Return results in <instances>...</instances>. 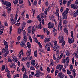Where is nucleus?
Segmentation results:
<instances>
[{"label": "nucleus", "instance_id": "f257e3e1", "mask_svg": "<svg viewBox=\"0 0 78 78\" xmlns=\"http://www.w3.org/2000/svg\"><path fill=\"white\" fill-rule=\"evenodd\" d=\"M2 52L3 53H5L4 55V57H6L7 56V55H8V54L9 53V51H8V50H6V49H5V48H3L2 50Z\"/></svg>", "mask_w": 78, "mask_h": 78}, {"label": "nucleus", "instance_id": "f03ea898", "mask_svg": "<svg viewBox=\"0 0 78 78\" xmlns=\"http://www.w3.org/2000/svg\"><path fill=\"white\" fill-rule=\"evenodd\" d=\"M60 24L57 27V30H59V27H60V30L61 31H62V24H61V23L62 22V20L61 19H60Z\"/></svg>", "mask_w": 78, "mask_h": 78}, {"label": "nucleus", "instance_id": "7ed1b4c3", "mask_svg": "<svg viewBox=\"0 0 78 78\" xmlns=\"http://www.w3.org/2000/svg\"><path fill=\"white\" fill-rule=\"evenodd\" d=\"M58 39H59V43H61L62 42V41H64V37L62 35H59L58 36Z\"/></svg>", "mask_w": 78, "mask_h": 78}, {"label": "nucleus", "instance_id": "20e7f679", "mask_svg": "<svg viewBox=\"0 0 78 78\" xmlns=\"http://www.w3.org/2000/svg\"><path fill=\"white\" fill-rule=\"evenodd\" d=\"M3 42L4 43V45H5V49L6 50H8V43H7V42L5 40H3Z\"/></svg>", "mask_w": 78, "mask_h": 78}, {"label": "nucleus", "instance_id": "39448f33", "mask_svg": "<svg viewBox=\"0 0 78 78\" xmlns=\"http://www.w3.org/2000/svg\"><path fill=\"white\" fill-rule=\"evenodd\" d=\"M48 28L50 29L51 28H51H53L54 27V24L53 23H51V22H49L48 23Z\"/></svg>", "mask_w": 78, "mask_h": 78}, {"label": "nucleus", "instance_id": "423d86ee", "mask_svg": "<svg viewBox=\"0 0 78 78\" xmlns=\"http://www.w3.org/2000/svg\"><path fill=\"white\" fill-rule=\"evenodd\" d=\"M41 73L39 70H37V73L35 74V76H36V77H39L40 76V75Z\"/></svg>", "mask_w": 78, "mask_h": 78}, {"label": "nucleus", "instance_id": "0eeeda50", "mask_svg": "<svg viewBox=\"0 0 78 78\" xmlns=\"http://www.w3.org/2000/svg\"><path fill=\"white\" fill-rule=\"evenodd\" d=\"M67 13H66L65 12H64L62 14V16H63V19H67Z\"/></svg>", "mask_w": 78, "mask_h": 78}, {"label": "nucleus", "instance_id": "6e6552de", "mask_svg": "<svg viewBox=\"0 0 78 78\" xmlns=\"http://www.w3.org/2000/svg\"><path fill=\"white\" fill-rule=\"evenodd\" d=\"M58 12H59V9L58 8H57V10H56V12L55 14V16H58V19H59V13H58Z\"/></svg>", "mask_w": 78, "mask_h": 78}, {"label": "nucleus", "instance_id": "1a4fd4ad", "mask_svg": "<svg viewBox=\"0 0 78 78\" xmlns=\"http://www.w3.org/2000/svg\"><path fill=\"white\" fill-rule=\"evenodd\" d=\"M71 8H73L74 9H76L78 8V6L73 4H72L71 5Z\"/></svg>", "mask_w": 78, "mask_h": 78}, {"label": "nucleus", "instance_id": "9d476101", "mask_svg": "<svg viewBox=\"0 0 78 78\" xmlns=\"http://www.w3.org/2000/svg\"><path fill=\"white\" fill-rule=\"evenodd\" d=\"M5 4L6 6L8 7H10L11 6V2L7 1H5Z\"/></svg>", "mask_w": 78, "mask_h": 78}, {"label": "nucleus", "instance_id": "9b49d317", "mask_svg": "<svg viewBox=\"0 0 78 78\" xmlns=\"http://www.w3.org/2000/svg\"><path fill=\"white\" fill-rule=\"evenodd\" d=\"M31 28H32V27L30 26L28 27L27 29V30L28 31L29 33H31Z\"/></svg>", "mask_w": 78, "mask_h": 78}, {"label": "nucleus", "instance_id": "f8f14e48", "mask_svg": "<svg viewBox=\"0 0 78 78\" xmlns=\"http://www.w3.org/2000/svg\"><path fill=\"white\" fill-rule=\"evenodd\" d=\"M37 25H35L34 26H33L32 28V31H35L36 30H37Z\"/></svg>", "mask_w": 78, "mask_h": 78}, {"label": "nucleus", "instance_id": "ddd939ff", "mask_svg": "<svg viewBox=\"0 0 78 78\" xmlns=\"http://www.w3.org/2000/svg\"><path fill=\"white\" fill-rule=\"evenodd\" d=\"M31 49H29L28 50V51H27V56H30V55H31Z\"/></svg>", "mask_w": 78, "mask_h": 78}, {"label": "nucleus", "instance_id": "4468645a", "mask_svg": "<svg viewBox=\"0 0 78 78\" xmlns=\"http://www.w3.org/2000/svg\"><path fill=\"white\" fill-rule=\"evenodd\" d=\"M66 53L67 56H70V52L68 50H67L66 51Z\"/></svg>", "mask_w": 78, "mask_h": 78}, {"label": "nucleus", "instance_id": "2eb2a0df", "mask_svg": "<svg viewBox=\"0 0 78 78\" xmlns=\"http://www.w3.org/2000/svg\"><path fill=\"white\" fill-rule=\"evenodd\" d=\"M10 68H13V69H16V66L14 63H13L12 65H11L10 66Z\"/></svg>", "mask_w": 78, "mask_h": 78}, {"label": "nucleus", "instance_id": "dca6fc26", "mask_svg": "<svg viewBox=\"0 0 78 78\" xmlns=\"http://www.w3.org/2000/svg\"><path fill=\"white\" fill-rule=\"evenodd\" d=\"M13 61L14 62H17L18 61V60H17V57L16 56H15L13 58Z\"/></svg>", "mask_w": 78, "mask_h": 78}, {"label": "nucleus", "instance_id": "f3484780", "mask_svg": "<svg viewBox=\"0 0 78 78\" xmlns=\"http://www.w3.org/2000/svg\"><path fill=\"white\" fill-rule=\"evenodd\" d=\"M50 38H45L44 40V42H49L50 41Z\"/></svg>", "mask_w": 78, "mask_h": 78}, {"label": "nucleus", "instance_id": "a211bd4d", "mask_svg": "<svg viewBox=\"0 0 78 78\" xmlns=\"http://www.w3.org/2000/svg\"><path fill=\"white\" fill-rule=\"evenodd\" d=\"M27 47L29 48H30L31 47V45L30 43L29 42H28L27 43Z\"/></svg>", "mask_w": 78, "mask_h": 78}, {"label": "nucleus", "instance_id": "6ab92c4d", "mask_svg": "<svg viewBox=\"0 0 78 78\" xmlns=\"http://www.w3.org/2000/svg\"><path fill=\"white\" fill-rule=\"evenodd\" d=\"M31 64L32 66H34L36 64V63H35V60H31Z\"/></svg>", "mask_w": 78, "mask_h": 78}, {"label": "nucleus", "instance_id": "aec40b11", "mask_svg": "<svg viewBox=\"0 0 78 78\" xmlns=\"http://www.w3.org/2000/svg\"><path fill=\"white\" fill-rule=\"evenodd\" d=\"M23 39L24 41V42L25 43H27V37H26V36H24L23 37Z\"/></svg>", "mask_w": 78, "mask_h": 78}, {"label": "nucleus", "instance_id": "412c9836", "mask_svg": "<svg viewBox=\"0 0 78 78\" xmlns=\"http://www.w3.org/2000/svg\"><path fill=\"white\" fill-rule=\"evenodd\" d=\"M50 62L51 63L50 64L51 66H53V65H55V62H53V60H51Z\"/></svg>", "mask_w": 78, "mask_h": 78}, {"label": "nucleus", "instance_id": "4be33fe9", "mask_svg": "<svg viewBox=\"0 0 78 78\" xmlns=\"http://www.w3.org/2000/svg\"><path fill=\"white\" fill-rule=\"evenodd\" d=\"M71 36L73 38V40H74V37H73V32L71 31Z\"/></svg>", "mask_w": 78, "mask_h": 78}, {"label": "nucleus", "instance_id": "5701e85b", "mask_svg": "<svg viewBox=\"0 0 78 78\" xmlns=\"http://www.w3.org/2000/svg\"><path fill=\"white\" fill-rule=\"evenodd\" d=\"M27 72H25L23 74V78H28V76L26 75H27Z\"/></svg>", "mask_w": 78, "mask_h": 78}, {"label": "nucleus", "instance_id": "b1692460", "mask_svg": "<svg viewBox=\"0 0 78 78\" xmlns=\"http://www.w3.org/2000/svg\"><path fill=\"white\" fill-rule=\"evenodd\" d=\"M17 32L18 34H20L21 33L22 31H21V29H20V28H18V29Z\"/></svg>", "mask_w": 78, "mask_h": 78}, {"label": "nucleus", "instance_id": "393cba45", "mask_svg": "<svg viewBox=\"0 0 78 78\" xmlns=\"http://www.w3.org/2000/svg\"><path fill=\"white\" fill-rule=\"evenodd\" d=\"M11 23H12V25H13V24H15V23H16V22L15 21H14L13 19H11Z\"/></svg>", "mask_w": 78, "mask_h": 78}, {"label": "nucleus", "instance_id": "a878e982", "mask_svg": "<svg viewBox=\"0 0 78 78\" xmlns=\"http://www.w3.org/2000/svg\"><path fill=\"white\" fill-rule=\"evenodd\" d=\"M38 27L39 29H41L42 28V27L41 25V22H40L39 24L38 25Z\"/></svg>", "mask_w": 78, "mask_h": 78}, {"label": "nucleus", "instance_id": "bb28decb", "mask_svg": "<svg viewBox=\"0 0 78 78\" xmlns=\"http://www.w3.org/2000/svg\"><path fill=\"white\" fill-rule=\"evenodd\" d=\"M25 25H26V23H25L23 22L22 23V28H23V29L25 27Z\"/></svg>", "mask_w": 78, "mask_h": 78}, {"label": "nucleus", "instance_id": "cd10ccee", "mask_svg": "<svg viewBox=\"0 0 78 78\" xmlns=\"http://www.w3.org/2000/svg\"><path fill=\"white\" fill-rule=\"evenodd\" d=\"M13 3L15 5H16L18 3V0H15V1H13Z\"/></svg>", "mask_w": 78, "mask_h": 78}, {"label": "nucleus", "instance_id": "c85d7f7f", "mask_svg": "<svg viewBox=\"0 0 78 78\" xmlns=\"http://www.w3.org/2000/svg\"><path fill=\"white\" fill-rule=\"evenodd\" d=\"M34 56L35 57H37V51H35L34 52Z\"/></svg>", "mask_w": 78, "mask_h": 78}, {"label": "nucleus", "instance_id": "c756f323", "mask_svg": "<svg viewBox=\"0 0 78 78\" xmlns=\"http://www.w3.org/2000/svg\"><path fill=\"white\" fill-rule=\"evenodd\" d=\"M67 73L68 75H71V74H72V72L69 70L67 69Z\"/></svg>", "mask_w": 78, "mask_h": 78}, {"label": "nucleus", "instance_id": "7c9ffc66", "mask_svg": "<svg viewBox=\"0 0 78 78\" xmlns=\"http://www.w3.org/2000/svg\"><path fill=\"white\" fill-rule=\"evenodd\" d=\"M68 41L69 44H71L72 42V38L70 39L69 37L68 38Z\"/></svg>", "mask_w": 78, "mask_h": 78}, {"label": "nucleus", "instance_id": "2f4dec72", "mask_svg": "<svg viewBox=\"0 0 78 78\" xmlns=\"http://www.w3.org/2000/svg\"><path fill=\"white\" fill-rule=\"evenodd\" d=\"M30 62H27L26 63V65L28 68H30Z\"/></svg>", "mask_w": 78, "mask_h": 78}, {"label": "nucleus", "instance_id": "473e14b6", "mask_svg": "<svg viewBox=\"0 0 78 78\" xmlns=\"http://www.w3.org/2000/svg\"><path fill=\"white\" fill-rule=\"evenodd\" d=\"M64 31L65 33L66 34H68V30H67V29L66 28H64Z\"/></svg>", "mask_w": 78, "mask_h": 78}, {"label": "nucleus", "instance_id": "72a5a7b5", "mask_svg": "<svg viewBox=\"0 0 78 78\" xmlns=\"http://www.w3.org/2000/svg\"><path fill=\"white\" fill-rule=\"evenodd\" d=\"M62 46L63 47H64V45H65V44L66 43V42L65 41L63 40V41H62Z\"/></svg>", "mask_w": 78, "mask_h": 78}, {"label": "nucleus", "instance_id": "f704fd0d", "mask_svg": "<svg viewBox=\"0 0 78 78\" xmlns=\"http://www.w3.org/2000/svg\"><path fill=\"white\" fill-rule=\"evenodd\" d=\"M20 45L21 47H24L25 46V42L22 41Z\"/></svg>", "mask_w": 78, "mask_h": 78}, {"label": "nucleus", "instance_id": "c9c22d12", "mask_svg": "<svg viewBox=\"0 0 78 78\" xmlns=\"http://www.w3.org/2000/svg\"><path fill=\"white\" fill-rule=\"evenodd\" d=\"M37 19L38 20H39L40 22L41 21V18L38 15L37 16Z\"/></svg>", "mask_w": 78, "mask_h": 78}, {"label": "nucleus", "instance_id": "e433bc0d", "mask_svg": "<svg viewBox=\"0 0 78 78\" xmlns=\"http://www.w3.org/2000/svg\"><path fill=\"white\" fill-rule=\"evenodd\" d=\"M0 28L1 30H3V29H4V26L3 25H0Z\"/></svg>", "mask_w": 78, "mask_h": 78}, {"label": "nucleus", "instance_id": "4c0bfd02", "mask_svg": "<svg viewBox=\"0 0 78 78\" xmlns=\"http://www.w3.org/2000/svg\"><path fill=\"white\" fill-rule=\"evenodd\" d=\"M60 59L61 58H60V57L59 55H58L57 58V62H58L59 60V59Z\"/></svg>", "mask_w": 78, "mask_h": 78}, {"label": "nucleus", "instance_id": "58836bf2", "mask_svg": "<svg viewBox=\"0 0 78 78\" xmlns=\"http://www.w3.org/2000/svg\"><path fill=\"white\" fill-rule=\"evenodd\" d=\"M67 23H68V22L67 21V20H65L63 21V24H64V25H67Z\"/></svg>", "mask_w": 78, "mask_h": 78}, {"label": "nucleus", "instance_id": "ea45409f", "mask_svg": "<svg viewBox=\"0 0 78 78\" xmlns=\"http://www.w3.org/2000/svg\"><path fill=\"white\" fill-rule=\"evenodd\" d=\"M17 14H16V16H15V21L16 22V21H17Z\"/></svg>", "mask_w": 78, "mask_h": 78}, {"label": "nucleus", "instance_id": "a19ab883", "mask_svg": "<svg viewBox=\"0 0 78 78\" xmlns=\"http://www.w3.org/2000/svg\"><path fill=\"white\" fill-rule=\"evenodd\" d=\"M45 16V15L44 14V13H41V18L42 19H43L44 17V16Z\"/></svg>", "mask_w": 78, "mask_h": 78}, {"label": "nucleus", "instance_id": "79ce46f5", "mask_svg": "<svg viewBox=\"0 0 78 78\" xmlns=\"http://www.w3.org/2000/svg\"><path fill=\"white\" fill-rule=\"evenodd\" d=\"M48 11V9L47 8H46L44 11V14L46 15H47V11Z\"/></svg>", "mask_w": 78, "mask_h": 78}, {"label": "nucleus", "instance_id": "37998d69", "mask_svg": "<svg viewBox=\"0 0 78 78\" xmlns=\"http://www.w3.org/2000/svg\"><path fill=\"white\" fill-rule=\"evenodd\" d=\"M35 10H34V9H32V13H33V16H34L35 14Z\"/></svg>", "mask_w": 78, "mask_h": 78}, {"label": "nucleus", "instance_id": "c03bdc74", "mask_svg": "<svg viewBox=\"0 0 78 78\" xmlns=\"http://www.w3.org/2000/svg\"><path fill=\"white\" fill-rule=\"evenodd\" d=\"M5 69V66L4 65H3L2 67L1 70H2V71L3 70H4Z\"/></svg>", "mask_w": 78, "mask_h": 78}, {"label": "nucleus", "instance_id": "a18cd8bd", "mask_svg": "<svg viewBox=\"0 0 78 78\" xmlns=\"http://www.w3.org/2000/svg\"><path fill=\"white\" fill-rule=\"evenodd\" d=\"M20 44V41H16V42L15 43V45H19Z\"/></svg>", "mask_w": 78, "mask_h": 78}, {"label": "nucleus", "instance_id": "49530a36", "mask_svg": "<svg viewBox=\"0 0 78 78\" xmlns=\"http://www.w3.org/2000/svg\"><path fill=\"white\" fill-rule=\"evenodd\" d=\"M6 69L5 71L6 72H8V73H9V71L8 69V67L6 66Z\"/></svg>", "mask_w": 78, "mask_h": 78}, {"label": "nucleus", "instance_id": "de8ad7c7", "mask_svg": "<svg viewBox=\"0 0 78 78\" xmlns=\"http://www.w3.org/2000/svg\"><path fill=\"white\" fill-rule=\"evenodd\" d=\"M27 58L26 57H23L22 58V60L23 61H25L27 60Z\"/></svg>", "mask_w": 78, "mask_h": 78}, {"label": "nucleus", "instance_id": "09e8293b", "mask_svg": "<svg viewBox=\"0 0 78 78\" xmlns=\"http://www.w3.org/2000/svg\"><path fill=\"white\" fill-rule=\"evenodd\" d=\"M30 69L31 70H35L33 66H30Z\"/></svg>", "mask_w": 78, "mask_h": 78}, {"label": "nucleus", "instance_id": "8fccbe9b", "mask_svg": "<svg viewBox=\"0 0 78 78\" xmlns=\"http://www.w3.org/2000/svg\"><path fill=\"white\" fill-rule=\"evenodd\" d=\"M62 75V72H60L58 73V76L59 77H61Z\"/></svg>", "mask_w": 78, "mask_h": 78}, {"label": "nucleus", "instance_id": "3c124183", "mask_svg": "<svg viewBox=\"0 0 78 78\" xmlns=\"http://www.w3.org/2000/svg\"><path fill=\"white\" fill-rule=\"evenodd\" d=\"M12 26H11L10 27V31L9 32V33L10 34H11V31H12Z\"/></svg>", "mask_w": 78, "mask_h": 78}, {"label": "nucleus", "instance_id": "603ef678", "mask_svg": "<svg viewBox=\"0 0 78 78\" xmlns=\"http://www.w3.org/2000/svg\"><path fill=\"white\" fill-rule=\"evenodd\" d=\"M76 12L74 11L73 12V16L74 17H76Z\"/></svg>", "mask_w": 78, "mask_h": 78}, {"label": "nucleus", "instance_id": "864d4df0", "mask_svg": "<svg viewBox=\"0 0 78 78\" xmlns=\"http://www.w3.org/2000/svg\"><path fill=\"white\" fill-rule=\"evenodd\" d=\"M19 3L20 5H22L23 3V0H19Z\"/></svg>", "mask_w": 78, "mask_h": 78}, {"label": "nucleus", "instance_id": "5fc2aeb1", "mask_svg": "<svg viewBox=\"0 0 78 78\" xmlns=\"http://www.w3.org/2000/svg\"><path fill=\"white\" fill-rule=\"evenodd\" d=\"M23 49H22L20 51V52H19L20 55L23 54Z\"/></svg>", "mask_w": 78, "mask_h": 78}, {"label": "nucleus", "instance_id": "6e6d98bb", "mask_svg": "<svg viewBox=\"0 0 78 78\" xmlns=\"http://www.w3.org/2000/svg\"><path fill=\"white\" fill-rule=\"evenodd\" d=\"M54 44L55 45H58V43H57V41H54Z\"/></svg>", "mask_w": 78, "mask_h": 78}, {"label": "nucleus", "instance_id": "4d7b16f0", "mask_svg": "<svg viewBox=\"0 0 78 78\" xmlns=\"http://www.w3.org/2000/svg\"><path fill=\"white\" fill-rule=\"evenodd\" d=\"M8 62H12V59H11V58H8Z\"/></svg>", "mask_w": 78, "mask_h": 78}, {"label": "nucleus", "instance_id": "13d9d810", "mask_svg": "<svg viewBox=\"0 0 78 78\" xmlns=\"http://www.w3.org/2000/svg\"><path fill=\"white\" fill-rule=\"evenodd\" d=\"M34 67H35L37 69L39 68V65H38L37 64H36V66H34Z\"/></svg>", "mask_w": 78, "mask_h": 78}, {"label": "nucleus", "instance_id": "bf43d9fd", "mask_svg": "<svg viewBox=\"0 0 78 78\" xmlns=\"http://www.w3.org/2000/svg\"><path fill=\"white\" fill-rule=\"evenodd\" d=\"M7 77H8V78H11V75L10 74H9V73H7Z\"/></svg>", "mask_w": 78, "mask_h": 78}, {"label": "nucleus", "instance_id": "052dcab7", "mask_svg": "<svg viewBox=\"0 0 78 78\" xmlns=\"http://www.w3.org/2000/svg\"><path fill=\"white\" fill-rule=\"evenodd\" d=\"M62 62L63 64H65V63H66V59H63L62 60Z\"/></svg>", "mask_w": 78, "mask_h": 78}, {"label": "nucleus", "instance_id": "680f3d73", "mask_svg": "<svg viewBox=\"0 0 78 78\" xmlns=\"http://www.w3.org/2000/svg\"><path fill=\"white\" fill-rule=\"evenodd\" d=\"M31 22H32V21L31 20H28L27 22V23H30Z\"/></svg>", "mask_w": 78, "mask_h": 78}, {"label": "nucleus", "instance_id": "e2e57ef3", "mask_svg": "<svg viewBox=\"0 0 78 78\" xmlns=\"http://www.w3.org/2000/svg\"><path fill=\"white\" fill-rule=\"evenodd\" d=\"M57 49V47L56 46H54L53 47V50L54 51H56Z\"/></svg>", "mask_w": 78, "mask_h": 78}, {"label": "nucleus", "instance_id": "0e129e2a", "mask_svg": "<svg viewBox=\"0 0 78 78\" xmlns=\"http://www.w3.org/2000/svg\"><path fill=\"white\" fill-rule=\"evenodd\" d=\"M6 8H7V9L8 11L9 12V11H11V7L9 8L8 7H7Z\"/></svg>", "mask_w": 78, "mask_h": 78}, {"label": "nucleus", "instance_id": "69168bd1", "mask_svg": "<svg viewBox=\"0 0 78 78\" xmlns=\"http://www.w3.org/2000/svg\"><path fill=\"white\" fill-rule=\"evenodd\" d=\"M78 50H77V51H76L75 53V56H76V55H77V54H78Z\"/></svg>", "mask_w": 78, "mask_h": 78}, {"label": "nucleus", "instance_id": "338daca9", "mask_svg": "<svg viewBox=\"0 0 78 78\" xmlns=\"http://www.w3.org/2000/svg\"><path fill=\"white\" fill-rule=\"evenodd\" d=\"M58 72H59V71L58 70H56L55 71V76H56L57 75V74H58Z\"/></svg>", "mask_w": 78, "mask_h": 78}, {"label": "nucleus", "instance_id": "774afa93", "mask_svg": "<svg viewBox=\"0 0 78 78\" xmlns=\"http://www.w3.org/2000/svg\"><path fill=\"white\" fill-rule=\"evenodd\" d=\"M68 11H69V8H66V11H64L66 13H68Z\"/></svg>", "mask_w": 78, "mask_h": 78}]
</instances>
